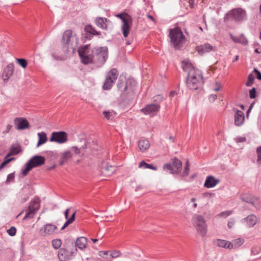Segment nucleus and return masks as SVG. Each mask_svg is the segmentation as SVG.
Instances as JSON below:
<instances>
[{"label":"nucleus","instance_id":"1","mask_svg":"<svg viewBox=\"0 0 261 261\" xmlns=\"http://www.w3.org/2000/svg\"><path fill=\"white\" fill-rule=\"evenodd\" d=\"M89 46L90 45H86L79 51L82 62L84 64L92 63L97 67L102 66L108 58V48L95 47L90 51L88 49Z\"/></svg>","mask_w":261,"mask_h":261},{"label":"nucleus","instance_id":"2","mask_svg":"<svg viewBox=\"0 0 261 261\" xmlns=\"http://www.w3.org/2000/svg\"><path fill=\"white\" fill-rule=\"evenodd\" d=\"M45 163V159L41 155H35L30 159L25 164V167L22 169V174L26 176L28 172L33 168L41 166Z\"/></svg>","mask_w":261,"mask_h":261},{"label":"nucleus","instance_id":"3","mask_svg":"<svg viewBox=\"0 0 261 261\" xmlns=\"http://www.w3.org/2000/svg\"><path fill=\"white\" fill-rule=\"evenodd\" d=\"M182 68L185 71L188 72V78L193 80H203L201 71L195 68L191 62L188 61H183Z\"/></svg>","mask_w":261,"mask_h":261},{"label":"nucleus","instance_id":"4","mask_svg":"<svg viewBox=\"0 0 261 261\" xmlns=\"http://www.w3.org/2000/svg\"><path fill=\"white\" fill-rule=\"evenodd\" d=\"M169 37L172 44L175 48H179L182 45L185 36L179 28L171 29L170 31Z\"/></svg>","mask_w":261,"mask_h":261},{"label":"nucleus","instance_id":"5","mask_svg":"<svg viewBox=\"0 0 261 261\" xmlns=\"http://www.w3.org/2000/svg\"><path fill=\"white\" fill-rule=\"evenodd\" d=\"M192 221L197 231L202 236H204L207 231L204 218L200 215L196 214L193 216Z\"/></svg>","mask_w":261,"mask_h":261},{"label":"nucleus","instance_id":"6","mask_svg":"<svg viewBox=\"0 0 261 261\" xmlns=\"http://www.w3.org/2000/svg\"><path fill=\"white\" fill-rule=\"evenodd\" d=\"M118 75L119 72L117 69L113 68L110 70L106 75V80L103 85V89L110 90L117 80Z\"/></svg>","mask_w":261,"mask_h":261},{"label":"nucleus","instance_id":"7","mask_svg":"<svg viewBox=\"0 0 261 261\" xmlns=\"http://www.w3.org/2000/svg\"><path fill=\"white\" fill-rule=\"evenodd\" d=\"M122 20L123 24L121 26V30L124 37H127L130 31V27L132 24V19L127 14H118L116 15Z\"/></svg>","mask_w":261,"mask_h":261},{"label":"nucleus","instance_id":"8","mask_svg":"<svg viewBox=\"0 0 261 261\" xmlns=\"http://www.w3.org/2000/svg\"><path fill=\"white\" fill-rule=\"evenodd\" d=\"M163 169L170 171L171 173H178L181 172L182 169L181 162L176 158L173 159L171 164H166L163 166Z\"/></svg>","mask_w":261,"mask_h":261},{"label":"nucleus","instance_id":"9","mask_svg":"<svg viewBox=\"0 0 261 261\" xmlns=\"http://www.w3.org/2000/svg\"><path fill=\"white\" fill-rule=\"evenodd\" d=\"M39 208L40 201L39 198H34L32 200L30 205L28 207V211L26 213L24 219L32 218Z\"/></svg>","mask_w":261,"mask_h":261},{"label":"nucleus","instance_id":"10","mask_svg":"<svg viewBox=\"0 0 261 261\" xmlns=\"http://www.w3.org/2000/svg\"><path fill=\"white\" fill-rule=\"evenodd\" d=\"M76 249L69 251L64 248H60L58 251V258L60 261H69L74 255Z\"/></svg>","mask_w":261,"mask_h":261},{"label":"nucleus","instance_id":"11","mask_svg":"<svg viewBox=\"0 0 261 261\" xmlns=\"http://www.w3.org/2000/svg\"><path fill=\"white\" fill-rule=\"evenodd\" d=\"M49 141L60 144L64 143L67 141V134L64 132H53Z\"/></svg>","mask_w":261,"mask_h":261},{"label":"nucleus","instance_id":"12","mask_svg":"<svg viewBox=\"0 0 261 261\" xmlns=\"http://www.w3.org/2000/svg\"><path fill=\"white\" fill-rule=\"evenodd\" d=\"M160 108V105L152 103L146 106L141 110V111L145 115L154 116L157 114Z\"/></svg>","mask_w":261,"mask_h":261},{"label":"nucleus","instance_id":"13","mask_svg":"<svg viewBox=\"0 0 261 261\" xmlns=\"http://www.w3.org/2000/svg\"><path fill=\"white\" fill-rule=\"evenodd\" d=\"M15 128L18 130H23L30 127V124L27 119L17 117L14 120Z\"/></svg>","mask_w":261,"mask_h":261},{"label":"nucleus","instance_id":"14","mask_svg":"<svg viewBox=\"0 0 261 261\" xmlns=\"http://www.w3.org/2000/svg\"><path fill=\"white\" fill-rule=\"evenodd\" d=\"M58 227L56 225L50 223L44 225L40 229V232L44 236H49L53 234L57 230Z\"/></svg>","mask_w":261,"mask_h":261},{"label":"nucleus","instance_id":"15","mask_svg":"<svg viewBox=\"0 0 261 261\" xmlns=\"http://www.w3.org/2000/svg\"><path fill=\"white\" fill-rule=\"evenodd\" d=\"M234 111H235L234 115V124L236 126H240L244 123L245 120L244 113L238 109Z\"/></svg>","mask_w":261,"mask_h":261},{"label":"nucleus","instance_id":"16","mask_svg":"<svg viewBox=\"0 0 261 261\" xmlns=\"http://www.w3.org/2000/svg\"><path fill=\"white\" fill-rule=\"evenodd\" d=\"M232 18L237 21H239L243 19L245 16V12L241 9H237L232 10L230 12Z\"/></svg>","mask_w":261,"mask_h":261},{"label":"nucleus","instance_id":"17","mask_svg":"<svg viewBox=\"0 0 261 261\" xmlns=\"http://www.w3.org/2000/svg\"><path fill=\"white\" fill-rule=\"evenodd\" d=\"M203 81V80H193L189 78L187 79V87L192 90L197 89L201 85Z\"/></svg>","mask_w":261,"mask_h":261},{"label":"nucleus","instance_id":"18","mask_svg":"<svg viewBox=\"0 0 261 261\" xmlns=\"http://www.w3.org/2000/svg\"><path fill=\"white\" fill-rule=\"evenodd\" d=\"M219 179L215 178L213 176L210 175L206 177L204 186L207 188H213L219 183Z\"/></svg>","mask_w":261,"mask_h":261},{"label":"nucleus","instance_id":"19","mask_svg":"<svg viewBox=\"0 0 261 261\" xmlns=\"http://www.w3.org/2000/svg\"><path fill=\"white\" fill-rule=\"evenodd\" d=\"M216 50V47H214L208 43H205L197 47V51L201 55L210 51H214Z\"/></svg>","mask_w":261,"mask_h":261},{"label":"nucleus","instance_id":"20","mask_svg":"<svg viewBox=\"0 0 261 261\" xmlns=\"http://www.w3.org/2000/svg\"><path fill=\"white\" fill-rule=\"evenodd\" d=\"M14 72V65L13 64H9L4 69L3 74V77L4 82L7 81L12 76Z\"/></svg>","mask_w":261,"mask_h":261},{"label":"nucleus","instance_id":"21","mask_svg":"<svg viewBox=\"0 0 261 261\" xmlns=\"http://www.w3.org/2000/svg\"><path fill=\"white\" fill-rule=\"evenodd\" d=\"M214 243L217 246L225 249H232L231 242L222 239H216L214 241Z\"/></svg>","mask_w":261,"mask_h":261},{"label":"nucleus","instance_id":"22","mask_svg":"<svg viewBox=\"0 0 261 261\" xmlns=\"http://www.w3.org/2000/svg\"><path fill=\"white\" fill-rule=\"evenodd\" d=\"M109 20L104 17H98L95 19V24L102 30H106L108 28V22Z\"/></svg>","mask_w":261,"mask_h":261},{"label":"nucleus","instance_id":"23","mask_svg":"<svg viewBox=\"0 0 261 261\" xmlns=\"http://www.w3.org/2000/svg\"><path fill=\"white\" fill-rule=\"evenodd\" d=\"M70 209L67 208L64 213V215L65 219H67L66 222L64 223V225L62 227L61 230L64 229L66 227H67L69 225L71 224L75 220V217L76 214V212H74L71 217L68 218V215Z\"/></svg>","mask_w":261,"mask_h":261},{"label":"nucleus","instance_id":"24","mask_svg":"<svg viewBox=\"0 0 261 261\" xmlns=\"http://www.w3.org/2000/svg\"><path fill=\"white\" fill-rule=\"evenodd\" d=\"M116 170V167L114 166L104 164L101 168V172L107 176H110Z\"/></svg>","mask_w":261,"mask_h":261},{"label":"nucleus","instance_id":"25","mask_svg":"<svg viewBox=\"0 0 261 261\" xmlns=\"http://www.w3.org/2000/svg\"><path fill=\"white\" fill-rule=\"evenodd\" d=\"M242 221L245 222L248 227H252L256 224L257 219L255 215H250L243 219Z\"/></svg>","mask_w":261,"mask_h":261},{"label":"nucleus","instance_id":"26","mask_svg":"<svg viewBox=\"0 0 261 261\" xmlns=\"http://www.w3.org/2000/svg\"><path fill=\"white\" fill-rule=\"evenodd\" d=\"M72 158V154L70 151H66L63 152L60 158V164L63 165L69 161Z\"/></svg>","mask_w":261,"mask_h":261},{"label":"nucleus","instance_id":"27","mask_svg":"<svg viewBox=\"0 0 261 261\" xmlns=\"http://www.w3.org/2000/svg\"><path fill=\"white\" fill-rule=\"evenodd\" d=\"M72 31L70 30L64 32L62 36V43L64 44L69 45L72 38Z\"/></svg>","mask_w":261,"mask_h":261},{"label":"nucleus","instance_id":"28","mask_svg":"<svg viewBox=\"0 0 261 261\" xmlns=\"http://www.w3.org/2000/svg\"><path fill=\"white\" fill-rule=\"evenodd\" d=\"M138 146L140 150L144 152L150 147V143L147 140L143 139L138 141Z\"/></svg>","mask_w":261,"mask_h":261},{"label":"nucleus","instance_id":"29","mask_svg":"<svg viewBox=\"0 0 261 261\" xmlns=\"http://www.w3.org/2000/svg\"><path fill=\"white\" fill-rule=\"evenodd\" d=\"M230 38L235 43H239L243 45H247L248 43L247 38L243 35H241L238 37L230 35Z\"/></svg>","mask_w":261,"mask_h":261},{"label":"nucleus","instance_id":"30","mask_svg":"<svg viewBox=\"0 0 261 261\" xmlns=\"http://www.w3.org/2000/svg\"><path fill=\"white\" fill-rule=\"evenodd\" d=\"M87 240L85 237L79 238L76 241V246L80 249L83 250L86 247Z\"/></svg>","mask_w":261,"mask_h":261},{"label":"nucleus","instance_id":"31","mask_svg":"<svg viewBox=\"0 0 261 261\" xmlns=\"http://www.w3.org/2000/svg\"><path fill=\"white\" fill-rule=\"evenodd\" d=\"M84 31L92 35L100 36L101 34L99 32L97 31L91 25L87 24L84 27Z\"/></svg>","mask_w":261,"mask_h":261},{"label":"nucleus","instance_id":"32","mask_svg":"<svg viewBox=\"0 0 261 261\" xmlns=\"http://www.w3.org/2000/svg\"><path fill=\"white\" fill-rule=\"evenodd\" d=\"M21 151V149L20 145H12L10 148V152L6 155V157L16 155L20 152Z\"/></svg>","mask_w":261,"mask_h":261},{"label":"nucleus","instance_id":"33","mask_svg":"<svg viewBox=\"0 0 261 261\" xmlns=\"http://www.w3.org/2000/svg\"><path fill=\"white\" fill-rule=\"evenodd\" d=\"M38 136L39 137V140L37 146L39 147L46 142L47 137L46 134L43 132L38 133Z\"/></svg>","mask_w":261,"mask_h":261},{"label":"nucleus","instance_id":"34","mask_svg":"<svg viewBox=\"0 0 261 261\" xmlns=\"http://www.w3.org/2000/svg\"><path fill=\"white\" fill-rule=\"evenodd\" d=\"M139 167L144 169H150L155 171L157 170L158 169V168L156 166H153L152 164H148L146 163L144 161H142L140 163Z\"/></svg>","mask_w":261,"mask_h":261},{"label":"nucleus","instance_id":"35","mask_svg":"<svg viewBox=\"0 0 261 261\" xmlns=\"http://www.w3.org/2000/svg\"><path fill=\"white\" fill-rule=\"evenodd\" d=\"M244 242V240L241 238H238L235 240H233L231 242L232 245V249H236L241 246Z\"/></svg>","mask_w":261,"mask_h":261},{"label":"nucleus","instance_id":"36","mask_svg":"<svg viewBox=\"0 0 261 261\" xmlns=\"http://www.w3.org/2000/svg\"><path fill=\"white\" fill-rule=\"evenodd\" d=\"M241 199L243 201H245L247 203H251L252 204H254V202L252 201L250 196L248 194H244L241 196Z\"/></svg>","mask_w":261,"mask_h":261},{"label":"nucleus","instance_id":"37","mask_svg":"<svg viewBox=\"0 0 261 261\" xmlns=\"http://www.w3.org/2000/svg\"><path fill=\"white\" fill-rule=\"evenodd\" d=\"M17 63L22 68H25L27 67L28 63L27 60L24 59H16Z\"/></svg>","mask_w":261,"mask_h":261},{"label":"nucleus","instance_id":"38","mask_svg":"<svg viewBox=\"0 0 261 261\" xmlns=\"http://www.w3.org/2000/svg\"><path fill=\"white\" fill-rule=\"evenodd\" d=\"M190 164L189 161L187 160L186 163V165L184 168V170L182 173V176H187L189 175V171H190Z\"/></svg>","mask_w":261,"mask_h":261},{"label":"nucleus","instance_id":"39","mask_svg":"<svg viewBox=\"0 0 261 261\" xmlns=\"http://www.w3.org/2000/svg\"><path fill=\"white\" fill-rule=\"evenodd\" d=\"M53 246L55 249H58L62 245L61 240L60 239H55L52 241Z\"/></svg>","mask_w":261,"mask_h":261},{"label":"nucleus","instance_id":"40","mask_svg":"<svg viewBox=\"0 0 261 261\" xmlns=\"http://www.w3.org/2000/svg\"><path fill=\"white\" fill-rule=\"evenodd\" d=\"M254 77L252 74H249L248 76L247 81L246 83V85L248 87L251 86L253 83Z\"/></svg>","mask_w":261,"mask_h":261},{"label":"nucleus","instance_id":"41","mask_svg":"<svg viewBox=\"0 0 261 261\" xmlns=\"http://www.w3.org/2000/svg\"><path fill=\"white\" fill-rule=\"evenodd\" d=\"M249 96L251 99H254L256 97V90L255 88H252L249 90Z\"/></svg>","mask_w":261,"mask_h":261},{"label":"nucleus","instance_id":"42","mask_svg":"<svg viewBox=\"0 0 261 261\" xmlns=\"http://www.w3.org/2000/svg\"><path fill=\"white\" fill-rule=\"evenodd\" d=\"M15 178L14 173H11L8 175L6 183L7 184H9L10 182L14 180Z\"/></svg>","mask_w":261,"mask_h":261},{"label":"nucleus","instance_id":"43","mask_svg":"<svg viewBox=\"0 0 261 261\" xmlns=\"http://www.w3.org/2000/svg\"><path fill=\"white\" fill-rule=\"evenodd\" d=\"M7 231L10 236H14L16 234V229L15 227L12 226L10 229H8Z\"/></svg>","mask_w":261,"mask_h":261},{"label":"nucleus","instance_id":"44","mask_svg":"<svg viewBox=\"0 0 261 261\" xmlns=\"http://www.w3.org/2000/svg\"><path fill=\"white\" fill-rule=\"evenodd\" d=\"M232 214V212L230 211H227L225 212H223L219 214L218 216L221 217H227L229 215H230Z\"/></svg>","mask_w":261,"mask_h":261},{"label":"nucleus","instance_id":"45","mask_svg":"<svg viewBox=\"0 0 261 261\" xmlns=\"http://www.w3.org/2000/svg\"><path fill=\"white\" fill-rule=\"evenodd\" d=\"M109 255L111 258H116L120 256L121 252L119 251L115 250L110 253Z\"/></svg>","mask_w":261,"mask_h":261},{"label":"nucleus","instance_id":"46","mask_svg":"<svg viewBox=\"0 0 261 261\" xmlns=\"http://www.w3.org/2000/svg\"><path fill=\"white\" fill-rule=\"evenodd\" d=\"M256 152L257 154V162L258 164L261 165V147L257 149Z\"/></svg>","mask_w":261,"mask_h":261},{"label":"nucleus","instance_id":"47","mask_svg":"<svg viewBox=\"0 0 261 261\" xmlns=\"http://www.w3.org/2000/svg\"><path fill=\"white\" fill-rule=\"evenodd\" d=\"M260 249L257 247H253L251 249V253L252 255H256L260 252Z\"/></svg>","mask_w":261,"mask_h":261},{"label":"nucleus","instance_id":"48","mask_svg":"<svg viewBox=\"0 0 261 261\" xmlns=\"http://www.w3.org/2000/svg\"><path fill=\"white\" fill-rule=\"evenodd\" d=\"M103 114L104 115L105 117L108 120L111 119L112 118V114L110 112L103 111Z\"/></svg>","mask_w":261,"mask_h":261},{"label":"nucleus","instance_id":"49","mask_svg":"<svg viewBox=\"0 0 261 261\" xmlns=\"http://www.w3.org/2000/svg\"><path fill=\"white\" fill-rule=\"evenodd\" d=\"M110 252L109 251H99V255L103 258H107V256L109 255Z\"/></svg>","mask_w":261,"mask_h":261},{"label":"nucleus","instance_id":"50","mask_svg":"<svg viewBox=\"0 0 261 261\" xmlns=\"http://www.w3.org/2000/svg\"><path fill=\"white\" fill-rule=\"evenodd\" d=\"M234 140L236 142L240 143L246 141V139L245 137H237L234 139Z\"/></svg>","mask_w":261,"mask_h":261},{"label":"nucleus","instance_id":"51","mask_svg":"<svg viewBox=\"0 0 261 261\" xmlns=\"http://www.w3.org/2000/svg\"><path fill=\"white\" fill-rule=\"evenodd\" d=\"M71 148L75 152V154H80L81 152V150L84 149L83 147L79 148L76 146H72Z\"/></svg>","mask_w":261,"mask_h":261},{"label":"nucleus","instance_id":"52","mask_svg":"<svg viewBox=\"0 0 261 261\" xmlns=\"http://www.w3.org/2000/svg\"><path fill=\"white\" fill-rule=\"evenodd\" d=\"M217 95L216 94H211L208 96V100L211 102H213L217 99Z\"/></svg>","mask_w":261,"mask_h":261},{"label":"nucleus","instance_id":"53","mask_svg":"<svg viewBox=\"0 0 261 261\" xmlns=\"http://www.w3.org/2000/svg\"><path fill=\"white\" fill-rule=\"evenodd\" d=\"M221 86L220 83L216 82L215 83V87L213 89V90L217 92L220 90L221 89Z\"/></svg>","mask_w":261,"mask_h":261},{"label":"nucleus","instance_id":"54","mask_svg":"<svg viewBox=\"0 0 261 261\" xmlns=\"http://www.w3.org/2000/svg\"><path fill=\"white\" fill-rule=\"evenodd\" d=\"M8 157H6V156L5 158L4 161H3L4 163H5V164H6V165L7 164H8V163H9L11 161H13V160H15L14 158H10V159H8Z\"/></svg>","mask_w":261,"mask_h":261},{"label":"nucleus","instance_id":"55","mask_svg":"<svg viewBox=\"0 0 261 261\" xmlns=\"http://www.w3.org/2000/svg\"><path fill=\"white\" fill-rule=\"evenodd\" d=\"M254 72L256 73L257 78L258 80H261V73L259 71H258L256 68L254 69Z\"/></svg>","mask_w":261,"mask_h":261},{"label":"nucleus","instance_id":"56","mask_svg":"<svg viewBox=\"0 0 261 261\" xmlns=\"http://www.w3.org/2000/svg\"><path fill=\"white\" fill-rule=\"evenodd\" d=\"M234 220H232L228 222L227 226H228V228H231L233 227V226L234 225Z\"/></svg>","mask_w":261,"mask_h":261},{"label":"nucleus","instance_id":"57","mask_svg":"<svg viewBox=\"0 0 261 261\" xmlns=\"http://www.w3.org/2000/svg\"><path fill=\"white\" fill-rule=\"evenodd\" d=\"M51 56L57 60H61L62 59L61 57L57 56L55 54H52Z\"/></svg>","mask_w":261,"mask_h":261},{"label":"nucleus","instance_id":"58","mask_svg":"<svg viewBox=\"0 0 261 261\" xmlns=\"http://www.w3.org/2000/svg\"><path fill=\"white\" fill-rule=\"evenodd\" d=\"M12 127V126L11 125H10V124L7 125V130L8 132L11 129Z\"/></svg>","mask_w":261,"mask_h":261},{"label":"nucleus","instance_id":"59","mask_svg":"<svg viewBox=\"0 0 261 261\" xmlns=\"http://www.w3.org/2000/svg\"><path fill=\"white\" fill-rule=\"evenodd\" d=\"M5 166L6 164H5V163H4V162H3L0 165V170L3 169Z\"/></svg>","mask_w":261,"mask_h":261},{"label":"nucleus","instance_id":"60","mask_svg":"<svg viewBox=\"0 0 261 261\" xmlns=\"http://www.w3.org/2000/svg\"><path fill=\"white\" fill-rule=\"evenodd\" d=\"M239 56L238 55H237L234 59L232 60V62H234L235 61H237L239 59Z\"/></svg>","mask_w":261,"mask_h":261},{"label":"nucleus","instance_id":"61","mask_svg":"<svg viewBox=\"0 0 261 261\" xmlns=\"http://www.w3.org/2000/svg\"><path fill=\"white\" fill-rule=\"evenodd\" d=\"M147 17L150 19L151 20L154 21V18L153 17V16L148 14L147 15Z\"/></svg>","mask_w":261,"mask_h":261},{"label":"nucleus","instance_id":"62","mask_svg":"<svg viewBox=\"0 0 261 261\" xmlns=\"http://www.w3.org/2000/svg\"><path fill=\"white\" fill-rule=\"evenodd\" d=\"M128 89V84L127 83L126 85L125 86V87L124 88V91H127Z\"/></svg>","mask_w":261,"mask_h":261},{"label":"nucleus","instance_id":"63","mask_svg":"<svg viewBox=\"0 0 261 261\" xmlns=\"http://www.w3.org/2000/svg\"><path fill=\"white\" fill-rule=\"evenodd\" d=\"M175 94V91H171L170 93V95L169 96H171V97H172Z\"/></svg>","mask_w":261,"mask_h":261},{"label":"nucleus","instance_id":"64","mask_svg":"<svg viewBox=\"0 0 261 261\" xmlns=\"http://www.w3.org/2000/svg\"><path fill=\"white\" fill-rule=\"evenodd\" d=\"M254 103H255V102H254H254H252V103L250 104V106H249V108L250 109H251V110H252V108H253V106H254Z\"/></svg>","mask_w":261,"mask_h":261}]
</instances>
